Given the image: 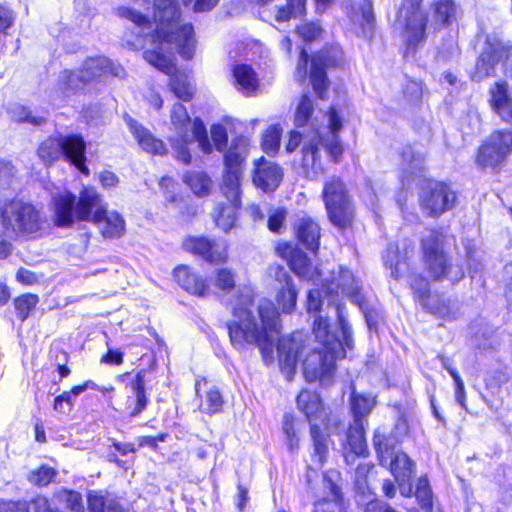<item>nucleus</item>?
Wrapping results in <instances>:
<instances>
[{"label": "nucleus", "mask_w": 512, "mask_h": 512, "mask_svg": "<svg viewBox=\"0 0 512 512\" xmlns=\"http://www.w3.org/2000/svg\"><path fill=\"white\" fill-rule=\"evenodd\" d=\"M153 19L155 29L148 15L128 7L119 8V15L133 22L139 29V36L144 37L140 46L145 49L144 59L170 75V88L175 96L183 101H189L194 94V87L185 72L175 69L168 54L178 51L185 59H191L196 40L194 28L190 23L181 24V11L177 0H154Z\"/></svg>", "instance_id": "nucleus-1"}, {"label": "nucleus", "mask_w": 512, "mask_h": 512, "mask_svg": "<svg viewBox=\"0 0 512 512\" xmlns=\"http://www.w3.org/2000/svg\"><path fill=\"white\" fill-rule=\"evenodd\" d=\"M251 303V295L247 293L241 295L239 303L233 307L234 319L227 324L230 342L237 350L257 345L268 365L274 360L273 345L281 328L279 313L272 301L262 299L255 316L248 308Z\"/></svg>", "instance_id": "nucleus-2"}, {"label": "nucleus", "mask_w": 512, "mask_h": 512, "mask_svg": "<svg viewBox=\"0 0 512 512\" xmlns=\"http://www.w3.org/2000/svg\"><path fill=\"white\" fill-rule=\"evenodd\" d=\"M327 117L329 135L326 137L319 131L304 137L300 132L291 131L286 144L288 153L294 152L301 145V168L309 180H318L325 172L320 147L326 149L334 162H339L343 154V147L338 137L343 127L342 119L333 107L328 111Z\"/></svg>", "instance_id": "nucleus-3"}, {"label": "nucleus", "mask_w": 512, "mask_h": 512, "mask_svg": "<svg viewBox=\"0 0 512 512\" xmlns=\"http://www.w3.org/2000/svg\"><path fill=\"white\" fill-rule=\"evenodd\" d=\"M445 236L436 229H427L420 238L422 262L427 275L436 281L458 282L464 277L463 268L454 264L445 251Z\"/></svg>", "instance_id": "nucleus-4"}, {"label": "nucleus", "mask_w": 512, "mask_h": 512, "mask_svg": "<svg viewBox=\"0 0 512 512\" xmlns=\"http://www.w3.org/2000/svg\"><path fill=\"white\" fill-rule=\"evenodd\" d=\"M75 215L79 220L94 222L105 238L120 237L125 229L121 215L107 210L106 205L102 203L101 195L91 187H85L80 191Z\"/></svg>", "instance_id": "nucleus-5"}, {"label": "nucleus", "mask_w": 512, "mask_h": 512, "mask_svg": "<svg viewBox=\"0 0 512 512\" xmlns=\"http://www.w3.org/2000/svg\"><path fill=\"white\" fill-rule=\"evenodd\" d=\"M170 121L178 136V139L172 141V146L178 160L184 164L191 162L192 156L186 145L193 141L198 142L203 152L210 153L212 151V145L202 120L199 118L191 120L184 105L181 103L173 105Z\"/></svg>", "instance_id": "nucleus-6"}, {"label": "nucleus", "mask_w": 512, "mask_h": 512, "mask_svg": "<svg viewBox=\"0 0 512 512\" xmlns=\"http://www.w3.org/2000/svg\"><path fill=\"white\" fill-rule=\"evenodd\" d=\"M44 222L40 209L30 203L17 199L0 201V226L10 238L35 234L42 229Z\"/></svg>", "instance_id": "nucleus-7"}, {"label": "nucleus", "mask_w": 512, "mask_h": 512, "mask_svg": "<svg viewBox=\"0 0 512 512\" xmlns=\"http://www.w3.org/2000/svg\"><path fill=\"white\" fill-rule=\"evenodd\" d=\"M86 143L82 136L77 134L48 137L37 149V155L45 165H51L64 157L81 173L89 175L86 166Z\"/></svg>", "instance_id": "nucleus-8"}, {"label": "nucleus", "mask_w": 512, "mask_h": 512, "mask_svg": "<svg viewBox=\"0 0 512 512\" xmlns=\"http://www.w3.org/2000/svg\"><path fill=\"white\" fill-rule=\"evenodd\" d=\"M340 357H345L342 341H334L332 346L314 349L303 361L306 380H319L323 385L329 384L335 371V361Z\"/></svg>", "instance_id": "nucleus-9"}, {"label": "nucleus", "mask_w": 512, "mask_h": 512, "mask_svg": "<svg viewBox=\"0 0 512 512\" xmlns=\"http://www.w3.org/2000/svg\"><path fill=\"white\" fill-rule=\"evenodd\" d=\"M297 406L305 414L311 424V437L314 442L315 456L322 465L327 451V437L320 431L318 422L325 423L327 414L317 393L303 390L297 397Z\"/></svg>", "instance_id": "nucleus-10"}, {"label": "nucleus", "mask_w": 512, "mask_h": 512, "mask_svg": "<svg viewBox=\"0 0 512 512\" xmlns=\"http://www.w3.org/2000/svg\"><path fill=\"white\" fill-rule=\"evenodd\" d=\"M322 197L331 222L345 226L351 215V200L345 184L338 177H331L324 183Z\"/></svg>", "instance_id": "nucleus-11"}, {"label": "nucleus", "mask_w": 512, "mask_h": 512, "mask_svg": "<svg viewBox=\"0 0 512 512\" xmlns=\"http://www.w3.org/2000/svg\"><path fill=\"white\" fill-rule=\"evenodd\" d=\"M457 194L444 182H429L419 197L422 211L430 217H439L455 207Z\"/></svg>", "instance_id": "nucleus-12"}, {"label": "nucleus", "mask_w": 512, "mask_h": 512, "mask_svg": "<svg viewBox=\"0 0 512 512\" xmlns=\"http://www.w3.org/2000/svg\"><path fill=\"white\" fill-rule=\"evenodd\" d=\"M511 152L512 131H495L479 148L476 161L483 168H494L501 164Z\"/></svg>", "instance_id": "nucleus-13"}, {"label": "nucleus", "mask_w": 512, "mask_h": 512, "mask_svg": "<svg viewBox=\"0 0 512 512\" xmlns=\"http://www.w3.org/2000/svg\"><path fill=\"white\" fill-rule=\"evenodd\" d=\"M305 342L306 335L302 332H295L292 335L280 338L278 341L279 365L288 379L295 372L298 360L306 348Z\"/></svg>", "instance_id": "nucleus-14"}, {"label": "nucleus", "mask_w": 512, "mask_h": 512, "mask_svg": "<svg viewBox=\"0 0 512 512\" xmlns=\"http://www.w3.org/2000/svg\"><path fill=\"white\" fill-rule=\"evenodd\" d=\"M340 60L341 51L336 47L323 49L312 57L310 80L320 98H324V92L327 88L325 68L337 65Z\"/></svg>", "instance_id": "nucleus-15"}, {"label": "nucleus", "mask_w": 512, "mask_h": 512, "mask_svg": "<svg viewBox=\"0 0 512 512\" xmlns=\"http://www.w3.org/2000/svg\"><path fill=\"white\" fill-rule=\"evenodd\" d=\"M422 0H404L398 15V22L404 25L411 44L420 41L424 35L426 17L420 9Z\"/></svg>", "instance_id": "nucleus-16"}, {"label": "nucleus", "mask_w": 512, "mask_h": 512, "mask_svg": "<svg viewBox=\"0 0 512 512\" xmlns=\"http://www.w3.org/2000/svg\"><path fill=\"white\" fill-rule=\"evenodd\" d=\"M344 309V306L340 304L336 305L335 307V311L342 333L341 341L344 343V346L350 348L352 345V335L350 326L345 319ZM313 333L318 342L321 344V347L332 346V343L334 341H340L334 335L330 334L328 320L326 318H323L322 316H318L315 318L313 323Z\"/></svg>", "instance_id": "nucleus-17"}, {"label": "nucleus", "mask_w": 512, "mask_h": 512, "mask_svg": "<svg viewBox=\"0 0 512 512\" xmlns=\"http://www.w3.org/2000/svg\"><path fill=\"white\" fill-rule=\"evenodd\" d=\"M78 199L70 191L64 190L53 193L51 198V206L54 213V224L57 227H71L76 221V206Z\"/></svg>", "instance_id": "nucleus-18"}, {"label": "nucleus", "mask_w": 512, "mask_h": 512, "mask_svg": "<svg viewBox=\"0 0 512 512\" xmlns=\"http://www.w3.org/2000/svg\"><path fill=\"white\" fill-rule=\"evenodd\" d=\"M253 184L263 192H273L283 178L282 168L264 157L254 162Z\"/></svg>", "instance_id": "nucleus-19"}, {"label": "nucleus", "mask_w": 512, "mask_h": 512, "mask_svg": "<svg viewBox=\"0 0 512 512\" xmlns=\"http://www.w3.org/2000/svg\"><path fill=\"white\" fill-rule=\"evenodd\" d=\"M183 248L201 256L208 262H224L227 258L226 245L204 237H188L183 241Z\"/></svg>", "instance_id": "nucleus-20"}, {"label": "nucleus", "mask_w": 512, "mask_h": 512, "mask_svg": "<svg viewBox=\"0 0 512 512\" xmlns=\"http://www.w3.org/2000/svg\"><path fill=\"white\" fill-rule=\"evenodd\" d=\"M504 42L501 40L486 41L484 50L479 56L473 73V79L481 81L487 77L494 76L496 65L501 61L499 53L503 50Z\"/></svg>", "instance_id": "nucleus-21"}, {"label": "nucleus", "mask_w": 512, "mask_h": 512, "mask_svg": "<svg viewBox=\"0 0 512 512\" xmlns=\"http://www.w3.org/2000/svg\"><path fill=\"white\" fill-rule=\"evenodd\" d=\"M276 301L284 313H291L297 302L298 292L285 268L277 266L274 272Z\"/></svg>", "instance_id": "nucleus-22"}, {"label": "nucleus", "mask_w": 512, "mask_h": 512, "mask_svg": "<svg viewBox=\"0 0 512 512\" xmlns=\"http://www.w3.org/2000/svg\"><path fill=\"white\" fill-rule=\"evenodd\" d=\"M328 281L327 290L329 292L338 293L337 290L340 289L353 302L361 304L360 286L350 270L339 266L337 272H332V277Z\"/></svg>", "instance_id": "nucleus-23"}, {"label": "nucleus", "mask_w": 512, "mask_h": 512, "mask_svg": "<svg viewBox=\"0 0 512 512\" xmlns=\"http://www.w3.org/2000/svg\"><path fill=\"white\" fill-rule=\"evenodd\" d=\"M85 79L89 82L107 75L122 76L124 70L120 64L114 63L104 56L91 57L85 60L82 67Z\"/></svg>", "instance_id": "nucleus-24"}, {"label": "nucleus", "mask_w": 512, "mask_h": 512, "mask_svg": "<svg viewBox=\"0 0 512 512\" xmlns=\"http://www.w3.org/2000/svg\"><path fill=\"white\" fill-rule=\"evenodd\" d=\"M490 103L503 121L512 124V96L505 82H497L491 87Z\"/></svg>", "instance_id": "nucleus-25"}, {"label": "nucleus", "mask_w": 512, "mask_h": 512, "mask_svg": "<svg viewBox=\"0 0 512 512\" xmlns=\"http://www.w3.org/2000/svg\"><path fill=\"white\" fill-rule=\"evenodd\" d=\"M174 277L179 285L187 292L204 296L209 291V285L188 266L180 265L174 269Z\"/></svg>", "instance_id": "nucleus-26"}, {"label": "nucleus", "mask_w": 512, "mask_h": 512, "mask_svg": "<svg viewBox=\"0 0 512 512\" xmlns=\"http://www.w3.org/2000/svg\"><path fill=\"white\" fill-rule=\"evenodd\" d=\"M298 240L309 250L316 251L319 247L320 227L310 217H300L294 223Z\"/></svg>", "instance_id": "nucleus-27"}, {"label": "nucleus", "mask_w": 512, "mask_h": 512, "mask_svg": "<svg viewBox=\"0 0 512 512\" xmlns=\"http://www.w3.org/2000/svg\"><path fill=\"white\" fill-rule=\"evenodd\" d=\"M128 125L139 146L144 151L158 155L166 153V147L164 143L161 140L156 139L146 128L139 125L132 119L128 121Z\"/></svg>", "instance_id": "nucleus-28"}, {"label": "nucleus", "mask_w": 512, "mask_h": 512, "mask_svg": "<svg viewBox=\"0 0 512 512\" xmlns=\"http://www.w3.org/2000/svg\"><path fill=\"white\" fill-rule=\"evenodd\" d=\"M236 89L245 96H251L258 90L259 80L253 68L246 64L236 65L233 69Z\"/></svg>", "instance_id": "nucleus-29"}, {"label": "nucleus", "mask_w": 512, "mask_h": 512, "mask_svg": "<svg viewBox=\"0 0 512 512\" xmlns=\"http://www.w3.org/2000/svg\"><path fill=\"white\" fill-rule=\"evenodd\" d=\"M336 472H328L323 477V486L328 493L322 499L315 502V512H333V507L340 505L341 492L339 487L333 482Z\"/></svg>", "instance_id": "nucleus-30"}, {"label": "nucleus", "mask_w": 512, "mask_h": 512, "mask_svg": "<svg viewBox=\"0 0 512 512\" xmlns=\"http://www.w3.org/2000/svg\"><path fill=\"white\" fill-rule=\"evenodd\" d=\"M248 139L245 137L235 138L228 151L224 155V164L226 170H236L242 172V164L248 154Z\"/></svg>", "instance_id": "nucleus-31"}, {"label": "nucleus", "mask_w": 512, "mask_h": 512, "mask_svg": "<svg viewBox=\"0 0 512 512\" xmlns=\"http://www.w3.org/2000/svg\"><path fill=\"white\" fill-rule=\"evenodd\" d=\"M388 465L400 487L409 483L414 474V463L407 454L397 452L395 456L389 460Z\"/></svg>", "instance_id": "nucleus-32"}, {"label": "nucleus", "mask_w": 512, "mask_h": 512, "mask_svg": "<svg viewBox=\"0 0 512 512\" xmlns=\"http://www.w3.org/2000/svg\"><path fill=\"white\" fill-rule=\"evenodd\" d=\"M403 252L400 251L398 243L389 244L386 253L383 256L384 264L391 271V276L398 279L402 272L405 270V259L409 253L406 244L404 243Z\"/></svg>", "instance_id": "nucleus-33"}, {"label": "nucleus", "mask_w": 512, "mask_h": 512, "mask_svg": "<svg viewBox=\"0 0 512 512\" xmlns=\"http://www.w3.org/2000/svg\"><path fill=\"white\" fill-rule=\"evenodd\" d=\"M376 405V397L370 394H361L352 392L350 397V406L353 414V420L367 424V417Z\"/></svg>", "instance_id": "nucleus-34"}, {"label": "nucleus", "mask_w": 512, "mask_h": 512, "mask_svg": "<svg viewBox=\"0 0 512 512\" xmlns=\"http://www.w3.org/2000/svg\"><path fill=\"white\" fill-rule=\"evenodd\" d=\"M289 266L295 274L309 281L315 282L321 277V271L313 268L310 259L300 250L294 253Z\"/></svg>", "instance_id": "nucleus-35"}, {"label": "nucleus", "mask_w": 512, "mask_h": 512, "mask_svg": "<svg viewBox=\"0 0 512 512\" xmlns=\"http://www.w3.org/2000/svg\"><path fill=\"white\" fill-rule=\"evenodd\" d=\"M241 171L236 170H226L223 175V183L221 186V191L227 201L234 205H241L240 196V178Z\"/></svg>", "instance_id": "nucleus-36"}, {"label": "nucleus", "mask_w": 512, "mask_h": 512, "mask_svg": "<svg viewBox=\"0 0 512 512\" xmlns=\"http://www.w3.org/2000/svg\"><path fill=\"white\" fill-rule=\"evenodd\" d=\"M145 376L146 371L140 370L136 373L134 379L130 383L131 391L135 396V406L130 412V416L132 417L139 415L143 410L146 409L148 404V398L146 396L145 389Z\"/></svg>", "instance_id": "nucleus-37"}, {"label": "nucleus", "mask_w": 512, "mask_h": 512, "mask_svg": "<svg viewBox=\"0 0 512 512\" xmlns=\"http://www.w3.org/2000/svg\"><path fill=\"white\" fill-rule=\"evenodd\" d=\"M364 422L353 420L347 432V441L351 450L357 456H365L367 453V445L365 440V426Z\"/></svg>", "instance_id": "nucleus-38"}, {"label": "nucleus", "mask_w": 512, "mask_h": 512, "mask_svg": "<svg viewBox=\"0 0 512 512\" xmlns=\"http://www.w3.org/2000/svg\"><path fill=\"white\" fill-rule=\"evenodd\" d=\"M183 182L198 197L207 196L212 188L211 178L206 173L200 171L187 172L183 177Z\"/></svg>", "instance_id": "nucleus-39"}, {"label": "nucleus", "mask_w": 512, "mask_h": 512, "mask_svg": "<svg viewBox=\"0 0 512 512\" xmlns=\"http://www.w3.org/2000/svg\"><path fill=\"white\" fill-rule=\"evenodd\" d=\"M373 445L376 450L379 462L383 466H388V462L395 456L394 439L385 435L379 429L375 431Z\"/></svg>", "instance_id": "nucleus-40"}, {"label": "nucleus", "mask_w": 512, "mask_h": 512, "mask_svg": "<svg viewBox=\"0 0 512 512\" xmlns=\"http://www.w3.org/2000/svg\"><path fill=\"white\" fill-rule=\"evenodd\" d=\"M87 83H89V81L85 79L83 69H81L79 73L65 70L59 76V88L64 96L75 93Z\"/></svg>", "instance_id": "nucleus-41"}, {"label": "nucleus", "mask_w": 512, "mask_h": 512, "mask_svg": "<svg viewBox=\"0 0 512 512\" xmlns=\"http://www.w3.org/2000/svg\"><path fill=\"white\" fill-rule=\"evenodd\" d=\"M240 205L228 203L227 205L219 204L214 212V220L216 225L224 232L230 231L236 223V211Z\"/></svg>", "instance_id": "nucleus-42"}, {"label": "nucleus", "mask_w": 512, "mask_h": 512, "mask_svg": "<svg viewBox=\"0 0 512 512\" xmlns=\"http://www.w3.org/2000/svg\"><path fill=\"white\" fill-rule=\"evenodd\" d=\"M89 512H122L118 503L100 492L91 491L87 496Z\"/></svg>", "instance_id": "nucleus-43"}, {"label": "nucleus", "mask_w": 512, "mask_h": 512, "mask_svg": "<svg viewBox=\"0 0 512 512\" xmlns=\"http://www.w3.org/2000/svg\"><path fill=\"white\" fill-rule=\"evenodd\" d=\"M457 7L451 0H439L434 8V21L438 27L449 25L456 19Z\"/></svg>", "instance_id": "nucleus-44"}, {"label": "nucleus", "mask_w": 512, "mask_h": 512, "mask_svg": "<svg viewBox=\"0 0 512 512\" xmlns=\"http://www.w3.org/2000/svg\"><path fill=\"white\" fill-rule=\"evenodd\" d=\"M403 170L414 174L424 168L425 157L422 153L415 151L411 146H406L401 152Z\"/></svg>", "instance_id": "nucleus-45"}, {"label": "nucleus", "mask_w": 512, "mask_h": 512, "mask_svg": "<svg viewBox=\"0 0 512 512\" xmlns=\"http://www.w3.org/2000/svg\"><path fill=\"white\" fill-rule=\"evenodd\" d=\"M287 5L276 10L275 20L285 22L291 18L302 16L305 12L306 0H286Z\"/></svg>", "instance_id": "nucleus-46"}, {"label": "nucleus", "mask_w": 512, "mask_h": 512, "mask_svg": "<svg viewBox=\"0 0 512 512\" xmlns=\"http://www.w3.org/2000/svg\"><path fill=\"white\" fill-rule=\"evenodd\" d=\"M54 499L71 512H84L81 494L70 490H61L54 494Z\"/></svg>", "instance_id": "nucleus-47"}, {"label": "nucleus", "mask_w": 512, "mask_h": 512, "mask_svg": "<svg viewBox=\"0 0 512 512\" xmlns=\"http://www.w3.org/2000/svg\"><path fill=\"white\" fill-rule=\"evenodd\" d=\"M39 297L35 294H23L14 300V306L17 311L18 318L25 321L30 312L36 307Z\"/></svg>", "instance_id": "nucleus-48"}, {"label": "nucleus", "mask_w": 512, "mask_h": 512, "mask_svg": "<svg viewBox=\"0 0 512 512\" xmlns=\"http://www.w3.org/2000/svg\"><path fill=\"white\" fill-rule=\"evenodd\" d=\"M8 112L11 119L18 123L27 122L33 126H40L45 122V118L32 115L26 107L18 104L11 106Z\"/></svg>", "instance_id": "nucleus-49"}, {"label": "nucleus", "mask_w": 512, "mask_h": 512, "mask_svg": "<svg viewBox=\"0 0 512 512\" xmlns=\"http://www.w3.org/2000/svg\"><path fill=\"white\" fill-rule=\"evenodd\" d=\"M281 133L278 127L270 126L263 135L262 149L268 155H274L280 146Z\"/></svg>", "instance_id": "nucleus-50"}, {"label": "nucleus", "mask_w": 512, "mask_h": 512, "mask_svg": "<svg viewBox=\"0 0 512 512\" xmlns=\"http://www.w3.org/2000/svg\"><path fill=\"white\" fill-rule=\"evenodd\" d=\"M314 110L313 102L308 95H303L296 108L295 123L304 126L308 123Z\"/></svg>", "instance_id": "nucleus-51"}, {"label": "nucleus", "mask_w": 512, "mask_h": 512, "mask_svg": "<svg viewBox=\"0 0 512 512\" xmlns=\"http://www.w3.org/2000/svg\"><path fill=\"white\" fill-rule=\"evenodd\" d=\"M55 476L56 471L52 467L44 465L32 471L29 474L28 479L36 486H47L53 481Z\"/></svg>", "instance_id": "nucleus-52"}, {"label": "nucleus", "mask_w": 512, "mask_h": 512, "mask_svg": "<svg viewBox=\"0 0 512 512\" xmlns=\"http://www.w3.org/2000/svg\"><path fill=\"white\" fill-rule=\"evenodd\" d=\"M283 432L286 436L287 446L289 450L293 452L299 446V437L294 426L293 417L289 414H286L283 417Z\"/></svg>", "instance_id": "nucleus-53"}, {"label": "nucleus", "mask_w": 512, "mask_h": 512, "mask_svg": "<svg viewBox=\"0 0 512 512\" xmlns=\"http://www.w3.org/2000/svg\"><path fill=\"white\" fill-rule=\"evenodd\" d=\"M213 284L222 291H229L235 286V275L227 268L217 269Z\"/></svg>", "instance_id": "nucleus-54"}, {"label": "nucleus", "mask_w": 512, "mask_h": 512, "mask_svg": "<svg viewBox=\"0 0 512 512\" xmlns=\"http://www.w3.org/2000/svg\"><path fill=\"white\" fill-rule=\"evenodd\" d=\"M15 182V167L9 161L0 160V190L12 187Z\"/></svg>", "instance_id": "nucleus-55"}, {"label": "nucleus", "mask_w": 512, "mask_h": 512, "mask_svg": "<svg viewBox=\"0 0 512 512\" xmlns=\"http://www.w3.org/2000/svg\"><path fill=\"white\" fill-rule=\"evenodd\" d=\"M223 405V397L219 390L211 389L207 392L202 411L209 414L219 412Z\"/></svg>", "instance_id": "nucleus-56"}, {"label": "nucleus", "mask_w": 512, "mask_h": 512, "mask_svg": "<svg viewBox=\"0 0 512 512\" xmlns=\"http://www.w3.org/2000/svg\"><path fill=\"white\" fill-rule=\"evenodd\" d=\"M415 496L422 507H430L432 503V493L427 477H420L417 481Z\"/></svg>", "instance_id": "nucleus-57"}, {"label": "nucleus", "mask_w": 512, "mask_h": 512, "mask_svg": "<svg viewBox=\"0 0 512 512\" xmlns=\"http://www.w3.org/2000/svg\"><path fill=\"white\" fill-rule=\"evenodd\" d=\"M287 211L282 208H276L270 211L268 218V228L272 232L280 233L284 227Z\"/></svg>", "instance_id": "nucleus-58"}, {"label": "nucleus", "mask_w": 512, "mask_h": 512, "mask_svg": "<svg viewBox=\"0 0 512 512\" xmlns=\"http://www.w3.org/2000/svg\"><path fill=\"white\" fill-rule=\"evenodd\" d=\"M360 10L361 15L356 13L352 17V20L355 23H359L363 27V33L366 34L365 25L370 29V26L372 25L374 20L372 4L370 2H365L364 5L360 8Z\"/></svg>", "instance_id": "nucleus-59"}, {"label": "nucleus", "mask_w": 512, "mask_h": 512, "mask_svg": "<svg viewBox=\"0 0 512 512\" xmlns=\"http://www.w3.org/2000/svg\"><path fill=\"white\" fill-rule=\"evenodd\" d=\"M298 35L305 42L316 40L322 33V29L315 23H305L297 28Z\"/></svg>", "instance_id": "nucleus-60"}, {"label": "nucleus", "mask_w": 512, "mask_h": 512, "mask_svg": "<svg viewBox=\"0 0 512 512\" xmlns=\"http://www.w3.org/2000/svg\"><path fill=\"white\" fill-rule=\"evenodd\" d=\"M211 137L217 150L222 151L227 144L226 128L219 124L212 125Z\"/></svg>", "instance_id": "nucleus-61"}, {"label": "nucleus", "mask_w": 512, "mask_h": 512, "mask_svg": "<svg viewBox=\"0 0 512 512\" xmlns=\"http://www.w3.org/2000/svg\"><path fill=\"white\" fill-rule=\"evenodd\" d=\"M499 55L503 63L505 74L512 78V45L504 42L503 50Z\"/></svg>", "instance_id": "nucleus-62"}, {"label": "nucleus", "mask_w": 512, "mask_h": 512, "mask_svg": "<svg viewBox=\"0 0 512 512\" xmlns=\"http://www.w3.org/2000/svg\"><path fill=\"white\" fill-rule=\"evenodd\" d=\"M411 288L413 289L414 293L422 299L425 298L429 293V283L422 277H414L411 280Z\"/></svg>", "instance_id": "nucleus-63"}, {"label": "nucleus", "mask_w": 512, "mask_h": 512, "mask_svg": "<svg viewBox=\"0 0 512 512\" xmlns=\"http://www.w3.org/2000/svg\"><path fill=\"white\" fill-rule=\"evenodd\" d=\"M322 305L321 293L318 289H311L307 296V311L318 312Z\"/></svg>", "instance_id": "nucleus-64"}]
</instances>
